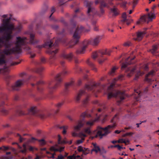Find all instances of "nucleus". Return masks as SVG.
I'll return each instance as SVG.
<instances>
[{
  "instance_id": "nucleus-19",
  "label": "nucleus",
  "mask_w": 159,
  "mask_h": 159,
  "mask_svg": "<svg viewBox=\"0 0 159 159\" xmlns=\"http://www.w3.org/2000/svg\"><path fill=\"white\" fill-rule=\"evenodd\" d=\"M83 120V119H82L78 121L77 125L74 127V129L75 131H78L80 130L81 128L84 125Z\"/></svg>"
},
{
  "instance_id": "nucleus-43",
  "label": "nucleus",
  "mask_w": 159,
  "mask_h": 159,
  "mask_svg": "<svg viewBox=\"0 0 159 159\" xmlns=\"http://www.w3.org/2000/svg\"><path fill=\"white\" fill-rule=\"evenodd\" d=\"M89 101V98L88 97H87L83 101V104L84 106H85L87 104Z\"/></svg>"
},
{
  "instance_id": "nucleus-16",
  "label": "nucleus",
  "mask_w": 159,
  "mask_h": 159,
  "mask_svg": "<svg viewBox=\"0 0 159 159\" xmlns=\"http://www.w3.org/2000/svg\"><path fill=\"white\" fill-rule=\"evenodd\" d=\"M61 57L67 59L69 61H71L73 58H75L72 52L68 54H66L65 53H63L61 55Z\"/></svg>"
},
{
  "instance_id": "nucleus-42",
  "label": "nucleus",
  "mask_w": 159,
  "mask_h": 159,
  "mask_svg": "<svg viewBox=\"0 0 159 159\" xmlns=\"http://www.w3.org/2000/svg\"><path fill=\"white\" fill-rule=\"evenodd\" d=\"M60 129H63V131H62V133L63 134H65L66 133V129L68 128V126H62L59 127Z\"/></svg>"
},
{
  "instance_id": "nucleus-33",
  "label": "nucleus",
  "mask_w": 159,
  "mask_h": 159,
  "mask_svg": "<svg viewBox=\"0 0 159 159\" xmlns=\"http://www.w3.org/2000/svg\"><path fill=\"white\" fill-rule=\"evenodd\" d=\"M87 64L90 66L92 68V69L94 71H97L96 68L95 67L94 64L91 62L90 60L88 59L87 60L86 62Z\"/></svg>"
},
{
  "instance_id": "nucleus-48",
  "label": "nucleus",
  "mask_w": 159,
  "mask_h": 159,
  "mask_svg": "<svg viewBox=\"0 0 159 159\" xmlns=\"http://www.w3.org/2000/svg\"><path fill=\"white\" fill-rule=\"evenodd\" d=\"M117 69V68L116 67H113L112 69L111 70L110 72V74L111 75H112V74H113L115 71L116 69Z\"/></svg>"
},
{
  "instance_id": "nucleus-1",
  "label": "nucleus",
  "mask_w": 159,
  "mask_h": 159,
  "mask_svg": "<svg viewBox=\"0 0 159 159\" xmlns=\"http://www.w3.org/2000/svg\"><path fill=\"white\" fill-rule=\"evenodd\" d=\"M62 42L63 40L62 39L58 38L55 40V42L53 44L54 41L53 40H49L46 41L44 45L37 46L36 48L39 49H40L43 47L48 49L47 52L50 55L48 62L50 64H52L54 63L56 59V54L58 52V49L57 47L58 44L60 42Z\"/></svg>"
},
{
  "instance_id": "nucleus-18",
  "label": "nucleus",
  "mask_w": 159,
  "mask_h": 159,
  "mask_svg": "<svg viewBox=\"0 0 159 159\" xmlns=\"http://www.w3.org/2000/svg\"><path fill=\"white\" fill-rule=\"evenodd\" d=\"M39 110L36 107H31L30 109L28 110L29 114L38 116Z\"/></svg>"
},
{
  "instance_id": "nucleus-17",
  "label": "nucleus",
  "mask_w": 159,
  "mask_h": 159,
  "mask_svg": "<svg viewBox=\"0 0 159 159\" xmlns=\"http://www.w3.org/2000/svg\"><path fill=\"white\" fill-rule=\"evenodd\" d=\"M44 84V82L42 80H40L37 82L36 84H31V85L32 86H34L35 85H36L37 86V90L39 92H41L43 91V89L41 86Z\"/></svg>"
},
{
  "instance_id": "nucleus-25",
  "label": "nucleus",
  "mask_w": 159,
  "mask_h": 159,
  "mask_svg": "<svg viewBox=\"0 0 159 159\" xmlns=\"http://www.w3.org/2000/svg\"><path fill=\"white\" fill-rule=\"evenodd\" d=\"M146 34V32L145 31L138 32L137 34V38L135 39V40H141L142 39L143 35Z\"/></svg>"
},
{
  "instance_id": "nucleus-44",
  "label": "nucleus",
  "mask_w": 159,
  "mask_h": 159,
  "mask_svg": "<svg viewBox=\"0 0 159 159\" xmlns=\"http://www.w3.org/2000/svg\"><path fill=\"white\" fill-rule=\"evenodd\" d=\"M9 147L4 146H3L2 147H0V150H3L4 151L7 150H9Z\"/></svg>"
},
{
  "instance_id": "nucleus-53",
  "label": "nucleus",
  "mask_w": 159,
  "mask_h": 159,
  "mask_svg": "<svg viewBox=\"0 0 159 159\" xmlns=\"http://www.w3.org/2000/svg\"><path fill=\"white\" fill-rule=\"evenodd\" d=\"M64 0H59V5L60 6H61L65 3Z\"/></svg>"
},
{
  "instance_id": "nucleus-9",
  "label": "nucleus",
  "mask_w": 159,
  "mask_h": 159,
  "mask_svg": "<svg viewBox=\"0 0 159 159\" xmlns=\"http://www.w3.org/2000/svg\"><path fill=\"white\" fill-rule=\"evenodd\" d=\"M93 2L87 1L84 2V4L88 8L87 14L89 16H93L96 13L94 8L92 7Z\"/></svg>"
},
{
  "instance_id": "nucleus-47",
  "label": "nucleus",
  "mask_w": 159,
  "mask_h": 159,
  "mask_svg": "<svg viewBox=\"0 0 159 159\" xmlns=\"http://www.w3.org/2000/svg\"><path fill=\"white\" fill-rule=\"evenodd\" d=\"M143 74L140 71H139V72L137 73V74L135 75V77L134 78V79L135 80H136L138 78V77L139 76Z\"/></svg>"
},
{
  "instance_id": "nucleus-11",
  "label": "nucleus",
  "mask_w": 159,
  "mask_h": 159,
  "mask_svg": "<svg viewBox=\"0 0 159 159\" xmlns=\"http://www.w3.org/2000/svg\"><path fill=\"white\" fill-rule=\"evenodd\" d=\"M135 57H134L131 58L130 57H129L127 58L125 60V62L122 63L121 68V69L123 70L127 68L128 65L134 63V62H132V60L134 59Z\"/></svg>"
},
{
  "instance_id": "nucleus-31",
  "label": "nucleus",
  "mask_w": 159,
  "mask_h": 159,
  "mask_svg": "<svg viewBox=\"0 0 159 159\" xmlns=\"http://www.w3.org/2000/svg\"><path fill=\"white\" fill-rule=\"evenodd\" d=\"M58 143L59 144H66L68 143L69 144H71L72 143V141H70V142L67 141L65 140H61V137L60 135L58 136Z\"/></svg>"
},
{
  "instance_id": "nucleus-63",
  "label": "nucleus",
  "mask_w": 159,
  "mask_h": 159,
  "mask_svg": "<svg viewBox=\"0 0 159 159\" xmlns=\"http://www.w3.org/2000/svg\"><path fill=\"white\" fill-rule=\"evenodd\" d=\"M3 69L6 72H8L9 71V69L7 67L5 66L3 67Z\"/></svg>"
},
{
  "instance_id": "nucleus-56",
  "label": "nucleus",
  "mask_w": 159,
  "mask_h": 159,
  "mask_svg": "<svg viewBox=\"0 0 159 159\" xmlns=\"http://www.w3.org/2000/svg\"><path fill=\"white\" fill-rule=\"evenodd\" d=\"M133 133L132 132H129L126 133L125 134H124L123 135V136L125 137L127 136H129L132 135L133 134Z\"/></svg>"
},
{
  "instance_id": "nucleus-10",
  "label": "nucleus",
  "mask_w": 159,
  "mask_h": 159,
  "mask_svg": "<svg viewBox=\"0 0 159 159\" xmlns=\"http://www.w3.org/2000/svg\"><path fill=\"white\" fill-rule=\"evenodd\" d=\"M155 15L153 13L148 14L147 15H144L141 17L139 21L137 22V24H140L141 22H146L147 21V19H148V21L147 23H148L149 21H151L152 19L154 18Z\"/></svg>"
},
{
  "instance_id": "nucleus-38",
  "label": "nucleus",
  "mask_w": 159,
  "mask_h": 159,
  "mask_svg": "<svg viewBox=\"0 0 159 159\" xmlns=\"http://www.w3.org/2000/svg\"><path fill=\"white\" fill-rule=\"evenodd\" d=\"M41 26H42V25H41V23L37 24L36 25L37 32L39 34H41V33L40 32H39V29L40 30L41 29V28H42Z\"/></svg>"
},
{
  "instance_id": "nucleus-49",
  "label": "nucleus",
  "mask_w": 159,
  "mask_h": 159,
  "mask_svg": "<svg viewBox=\"0 0 159 159\" xmlns=\"http://www.w3.org/2000/svg\"><path fill=\"white\" fill-rule=\"evenodd\" d=\"M51 27L55 30H57L59 28L58 26L56 25H51Z\"/></svg>"
},
{
  "instance_id": "nucleus-22",
  "label": "nucleus",
  "mask_w": 159,
  "mask_h": 159,
  "mask_svg": "<svg viewBox=\"0 0 159 159\" xmlns=\"http://www.w3.org/2000/svg\"><path fill=\"white\" fill-rule=\"evenodd\" d=\"M79 135L80 137H82V139H81L78 140L77 141L76 143L77 144L82 143L83 142V140L84 139V138L86 136V134L82 131L79 133Z\"/></svg>"
},
{
  "instance_id": "nucleus-37",
  "label": "nucleus",
  "mask_w": 159,
  "mask_h": 159,
  "mask_svg": "<svg viewBox=\"0 0 159 159\" xmlns=\"http://www.w3.org/2000/svg\"><path fill=\"white\" fill-rule=\"evenodd\" d=\"M1 112L3 115H7L9 113V111L4 107H2L1 108Z\"/></svg>"
},
{
  "instance_id": "nucleus-52",
  "label": "nucleus",
  "mask_w": 159,
  "mask_h": 159,
  "mask_svg": "<svg viewBox=\"0 0 159 159\" xmlns=\"http://www.w3.org/2000/svg\"><path fill=\"white\" fill-rule=\"evenodd\" d=\"M100 153L102 154L105 153L106 152V151L103 148H100V150L99 151Z\"/></svg>"
},
{
  "instance_id": "nucleus-23",
  "label": "nucleus",
  "mask_w": 159,
  "mask_h": 159,
  "mask_svg": "<svg viewBox=\"0 0 159 159\" xmlns=\"http://www.w3.org/2000/svg\"><path fill=\"white\" fill-rule=\"evenodd\" d=\"M36 141H38L40 144L42 145H44L46 143L45 142L44 139L38 140L37 139L34 137H32L29 140V141L30 142L34 143Z\"/></svg>"
},
{
  "instance_id": "nucleus-15",
  "label": "nucleus",
  "mask_w": 159,
  "mask_h": 159,
  "mask_svg": "<svg viewBox=\"0 0 159 159\" xmlns=\"http://www.w3.org/2000/svg\"><path fill=\"white\" fill-rule=\"evenodd\" d=\"M124 75H119L117 78L114 79L112 81V83L110 85L108 89H111L115 85V83L117 80H123Z\"/></svg>"
},
{
  "instance_id": "nucleus-41",
  "label": "nucleus",
  "mask_w": 159,
  "mask_h": 159,
  "mask_svg": "<svg viewBox=\"0 0 159 159\" xmlns=\"http://www.w3.org/2000/svg\"><path fill=\"white\" fill-rule=\"evenodd\" d=\"M11 154V152H6V155L7 156L6 157V159H12L13 158L12 156L11 155H10V156H8V155H10Z\"/></svg>"
},
{
  "instance_id": "nucleus-34",
  "label": "nucleus",
  "mask_w": 159,
  "mask_h": 159,
  "mask_svg": "<svg viewBox=\"0 0 159 159\" xmlns=\"http://www.w3.org/2000/svg\"><path fill=\"white\" fill-rule=\"evenodd\" d=\"M16 113L20 115H25L26 114L23 111L22 107H20L16 111Z\"/></svg>"
},
{
  "instance_id": "nucleus-14",
  "label": "nucleus",
  "mask_w": 159,
  "mask_h": 159,
  "mask_svg": "<svg viewBox=\"0 0 159 159\" xmlns=\"http://www.w3.org/2000/svg\"><path fill=\"white\" fill-rule=\"evenodd\" d=\"M155 75V71L153 70L151 71L148 74H147L145 77V80L148 83H150L153 81V80L151 78V77L154 76Z\"/></svg>"
},
{
  "instance_id": "nucleus-62",
  "label": "nucleus",
  "mask_w": 159,
  "mask_h": 159,
  "mask_svg": "<svg viewBox=\"0 0 159 159\" xmlns=\"http://www.w3.org/2000/svg\"><path fill=\"white\" fill-rule=\"evenodd\" d=\"M64 156H63L61 154H60L58 156L57 158V159H64Z\"/></svg>"
},
{
  "instance_id": "nucleus-39",
  "label": "nucleus",
  "mask_w": 159,
  "mask_h": 159,
  "mask_svg": "<svg viewBox=\"0 0 159 159\" xmlns=\"http://www.w3.org/2000/svg\"><path fill=\"white\" fill-rule=\"evenodd\" d=\"M85 116H87L88 117H91V115L90 114H88L86 112L83 113L81 115V117L82 118H84Z\"/></svg>"
},
{
  "instance_id": "nucleus-7",
  "label": "nucleus",
  "mask_w": 159,
  "mask_h": 159,
  "mask_svg": "<svg viewBox=\"0 0 159 159\" xmlns=\"http://www.w3.org/2000/svg\"><path fill=\"white\" fill-rule=\"evenodd\" d=\"M126 95L124 92H121L119 91L113 90L111 92L108 93L107 98L109 99L112 97L117 98V102L118 104L119 105L123 100L125 99Z\"/></svg>"
},
{
  "instance_id": "nucleus-64",
  "label": "nucleus",
  "mask_w": 159,
  "mask_h": 159,
  "mask_svg": "<svg viewBox=\"0 0 159 159\" xmlns=\"http://www.w3.org/2000/svg\"><path fill=\"white\" fill-rule=\"evenodd\" d=\"M130 43L129 42H127L123 44V45L125 47H128V46H129L130 45Z\"/></svg>"
},
{
  "instance_id": "nucleus-59",
  "label": "nucleus",
  "mask_w": 159,
  "mask_h": 159,
  "mask_svg": "<svg viewBox=\"0 0 159 159\" xmlns=\"http://www.w3.org/2000/svg\"><path fill=\"white\" fill-rule=\"evenodd\" d=\"M27 149L25 148H23L20 150V152L23 153H26L27 152Z\"/></svg>"
},
{
  "instance_id": "nucleus-4",
  "label": "nucleus",
  "mask_w": 159,
  "mask_h": 159,
  "mask_svg": "<svg viewBox=\"0 0 159 159\" xmlns=\"http://www.w3.org/2000/svg\"><path fill=\"white\" fill-rule=\"evenodd\" d=\"M101 39V36H97L94 39H91L90 40H84L83 42V46L76 50V53L77 54L84 53L88 44H91L94 46L98 44Z\"/></svg>"
},
{
  "instance_id": "nucleus-6",
  "label": "nucleus",
  "mask_w": 159,
  "mask_h": 159,
  "mask_svg": "<svg viewBox=\"0 0 159 159\" xmlns=\"http://www.w3.org/2000/svg\"><path fill=\"white\" fill-rule=\"evenodd\" d=\"M84 28L81 25L77 26L73 35V39L69 43V46L72 48L79 41L81 33L84 30Z\"/></svg>"
},
{
  "instance_id": "nucleus-61",
  "label": "nucleus",
  "mask_w": 159,
  "mask_h": 159,
  "mask_svg": "<svg viewBox=\"0 0 159 159\" xmlns=\"http://www.w3.org/2000/svg\"><path fill=\"white\" fill-rule=\"evenodd\" d=\"M45 10H42L40 12V14L42 15V14H43L46 11L47 9V8H48L47 6H45Z\"/></svg>"
},
{
  "instance_id": "nucleus-58",
  "label": "nucleus",
  "mask_w": 159,
  "mask_h": 159,
  "mask_svg": "<svg viewBox=\"0 0 159 159\" xmlns=\"http://www.w3.org/2000/svg\"><path fill=\"white\" fill-rule=\"evenodd\" d=\"M55 11V8L53 7H52V9L51 10V12H52V13L51 14V15L49 16V18H51V17L52 15L54 13V12Z\"/></svg>"
},
{
  "instance_id": "nucleus-60",
  "label": "nucleus",
  "mask_w": 159,
  "mask_h": 159,
  "mask_svg": "<svg viewBox=\"0 0 159 159\" xmlns=\"http://www.w3.org/2000/svg\"><path fill=\"white\" fill-rule=\"evenodd\" d=\"M71 24L73 25V27H76V25L73 19L71 20L70 21Z\"/></svg>"
},
{
  "instance_id": "nucleus-36",
  "label": "nucleus",
  "mask_w": 159,
  "mask_h": 159,
  "mask_svg": "<svg viewBox=\"0 0 159 159\" xmlns=\"http://www.w3.org/2000/svg\"><path fill=\"white\" fill-rule=\"evenodd\" d=\"M14 29H13V31H16L17 32H19L21 31V29H22V26L20 24L17 26L16 27H15L14 26Z\"/></svg>"
},
{
  "instance_id": "nucleus-3",
  "label": "nucleus",
  "mask_w": 159,
  "mask_h": 159,
  "mask_svg": "<svg viewBox=\"0 0 159 159\" xmlns=\"http://www.w3.org/2000/svg\"><path fill=\"white\" fill-rule=\"evenodd\" d=\"M117 120V115L116 114L111 120V122L113 124L109 125L104 128L100 126L98 127L97 134L94 136H91L90 138L93 139L94 138L99 137L100 139H102L103 136L107 135L111 132V130L113 129L116 126V123Z\"/></svg>"
},
{
  "instance_id": "nucleus-26",
  "label": "nucleus",
  "mask_w": 159,
  "mask_h": 159,
  "mask_svg": "<svg viewBox=\"0 0 159 159\" xmlns=\"http://www.w3.org/2000/svg\"><path fill=\"white\" fill-rule=\"evenodd\" d=\"M136 70V67H134L132 68H128L126 70V71L128 72V76L130 77L133 74Z\"/></svg>"
},
{
  "instance_id": "nucleus-5",
  "label": "nucleus",
  "mask_w": 159,
  "mask_h": 159,
  "mask_svg": "<svg viewBox=\"0 0 159 159\" xmlns=\"http://www.w3.org/2000/svg\"><path fill=\"white\" fill-rule=\"evenodd\" d=\"M36 79V77L35 76H30L26 80L23 79L17 80L14 85L11 86H9V84L7 83V88L10 90H18L25 82L29 80H35Z\"/></svg>"
},
{
  "instance_id": "nucleus-40",
  "label": "nucleus",
  "mask_w": 159,
  "mask_h": 159,
  "mask_svg": "<svg viewBox=\"0 0 159 159\" xmlns=\"http://www.w3.org/2000/svg\"><path fill=\"white\" fill-rule=\"evenodd\" d=\"M100 150V148L99 147V146H97L96 147H95V148H93V149L91 151H94L96 153L98 152Z\"/></svg>"
},
{
  "instance_id": "nucleus-55",
  "label": "nucleus",
  "mask_w": 159,
  "mask_h": 159,
  "mask_svg": "<svg viewBox=\"0 0 159 159\" xmlns=\"http://www.w3.org/2000/svg\"><path fill=\"white\" fill-rule=\"evenodd\" d=\"M115 148H117L119 150H121V149H123V147L120 146L119 145H115Z\"/></svg>"
},
{
  "instance_id": "nucleus-54",
  "label": "nucleus",
  "mask_w": 159,
  "mask_h": 159,
  "mask_svg": "<svg viewBox=\"0 0 159 159\" xmlns=\"http://www.w3.org/2000/svg\"><path fill=\"white\" fill-rule=\"evenodd\" d=\"M17 135L19 137V140L20 142V143L22 142L24 140V139L21 137V136L19 134H17Z\"/></svg>"
},
{
  "instance_id": "nucleus-29",
  "label": "nucleus",
  "mask_w": 159,
  "mask_h": 159,
  "mask_svg": "<svg viewBox=\"0 0 159 159\" xmlns=\"http://www.w3.org/2000/svg\"><path fill=\"white\" fill-rule=\"evenodd\" d=\"M78 150L80 152H83L84 155L88 154L89 152V150L88 148H83L81 146H79Z\"/></svg>"
},
{
  "instance_id": "nucleus-8",
  "label": "nucleus",
  "mask_w": 159,
  "mask_h": 159,
  "mask_svg": "<svg viewBox=\"0 0 159 159\" xmlns=\"http://www.w3.org/2000/svg\"><path fill=\"white\" fill-rule=\"evenodd\" d=\"M112 51V50H100L97 52H95L93 53L92 55V57L93 59H95L97 57H98L99 56L102 57V55H110Z\"/></svg>"
},
{
  "instance_id": "nucleus-50",
  "label": "nucleus",
  "mask_w": 159,
  "mask_h": 159,
  "mask_svg": "<svg viewBox=\"0 0 159 159\" xmlns=\"http://www.w3.org/2000/svg\"><path fill=\"white\" fill-rule=\"evenodd\" d=\"M60 21L61 22V23H62L63 24L65 25H67V23L65 21L64 19L62 17L61 18Z\"/></svg>"
},
{
  "instance_id": "nucleus-24",
  "label": "nucleus",
  "mask_w": 159,
  "mask_h": 159,
  "mask_svg": "<svg viewBox=\"0 0 159 159\" xmlns=\"http://www.w3.org/2000/svg\"><path fill=\"white\" fill-rule=\"evenodd\" d=\"M85 93V91L83 90H81L79 91L75 97V100L76 102H79L81 96L84 94Z\"/></svg>"
},
{
  "instance_id": "nucleus-51",
  "label": "nucleus",
  "mask_w": 159,
  "mask_h": 159,
  "mask_svg": "<svg viewBox=\"0 0 159 159\" xmlns=\"http://www.w3.org/2000/svg\"><path fill=\"white\" fill-rule=\"evenodd\" d=\"M118 143H124L126 144V141L123 139H120L117 141Z\"/></svg>"
},
{
  "instance_id": "nucleus-2",
  "label": "nucleus",
  "mask_w": 159,
  "mask_h": 159,
  "mask_svg": "<svg viewBox=\"0 0 159 159\" xmlns=\"http://www.w3.org/2000/svg\"><path fill=\"white\" fill-rule=\"evenodd\" d=\"M69 73V72L67 70L64 69L61 73L56 75L54 80H52L49 82L48 88L50 93L54 92L58 87L61 86L63 78L68 75Z\"/></svg>"
},
{
  "instance_id": "nucleus-57",
  "label": "nucleus",
  "mask_w": 159,
  "mask_h": 159,
  "mask_svg": "<svg viewBox=\"0 0 159 159\" xmlns=\"http://www.w3.org/2000/svg\"><path fill=\"white\" fill-rule=\"evenodd\" d=\"M63 104V102H59L56 105V106L57 108H59L62 106Z\"/></svg>"
},
{
  "instance_id": "nucleus-20",
  "label": "nucleus",
  "mask_w": 159,
  "mask_h": 159,
  "mask_svg": "<svg viewBox=\"0 0 159 159\" xmlns=\"http://www.w3.org/2000/svg\"><path fill=\"white\" fill-rule=\"evenodd\" d=\"M74 84V81L71 80L70 82L66 84L65 85V89L64 90V94H66L68 92V88L73 86Z\"/></svg>"
},
{
  "instance_id": "nucleus-13",
  "label": "nucleus",
  "mask_w": 159,
  "mask_h": 159,
  "mask_svg": "<svg viewBox=\"0 0 159 159\" xmlns=\"http://www.w3.org/2000/svg\"><path fill=\"white\" fill-rule=\"evenodd\" d=\"M122 19L120 21V24H123L126 23V24L129 25L132 21V20H128L126 19L127 16L125 13H124L122 16Z\"/></svg>"
},
{
  "instance_id": "nucleus-32",
  "label": "nucleus",
  "mask_w": 159,
  "mask_h": 159,
  "mask_svg": "<svg viewBox=\"0 0 159 159\" xmlns=\"http://www.w3.org/2000/svg\"><path fill=\"white\" fill-rule=\"evenodd\" d=\"M158 45H154L152 46V48L149 50L150 52L152 54H154L157 52V50L158 48Z\"/></svg>"
},
{
  "instance_id": "nucleus-21",
  "label": "nucleus",
  "mask_w": 159,
  "mask_h": 159,
  "mask_svg": "<svg viewBox=\"0 0 159 159\" xmlns=\"http://www.w3.org/2000/svg\"><path fill=\"white\" fill-rule=\"evenodd\" d=\"M57 146H53L50 147V150L51 151L59 152H61L64 150V147H61L59 148H56Z\"/></svg>"
},
{
  "instance_id": "nucleus-30",
  "label": "nucleus",
  "mask_w": 159,
  "mask_h": 159,
  "mask_svg": "<svg viewBox=\"0 0 159 159\" xmlns=\"http://www.w3.org/2000/svg\"><path fill=\"white\" fill-rule=\"evenodd\" d=\"M44 68L43 67H40L39 68H35L32 70V71L33 72L37 73L39 74L41 73L43 70Z\"/></svg>"
},
{
  "instance_id": "nucleus-27",
  "label": "nucleus",
  "mask_w": 159,
  "mask_h": 159,
  "mask_svg": "<svg viewBox=\"0 0 159 159\" xmlns=\"http://www.w3.org/2000/svg\"><path fill=\"white\" fill-rule=\"evenodd\" d=\"M135 96L134 97L137 101H139V98L141 96V92L139 89H135L134 90Z\"/></svg>"
},
{
  "instance_id": "nucleus-28",
  "label": "nucleus",
  "mask_w": 159,
  "mask_h": 159,
  "mask_svg": "<svg viewBox=\"0 0 159 159\" xmlns=\"http://www.w3.org/2000/svg\"><path fill=\"white\" fill-rule=\"evenodd\" d=\"M111 12L112 13L113 16H116L119 14L118 10L115 7L111 8Z\"/></svg>"
},
{
  "instance_id": "nucleus-35",
  "label": "nucleus",
  "mask_w": 159,
  "mask_h": 159,
  "mask_svg": "<svg viewBox=\"0 0 159 159\" xmlns=\"http://www.w3.org/2000/svg\"><path fill=\"white\" fill-rule=\"evenodd\" d=\"M90 127H89L84 129L83 130L84 132V134L91 135L92 134V133L90 130Z\"/></svg>"
},
{
  "instance_id": "nucleus-45",
  "label": "nucleus",
  "mask_w": 159,
  "mask_h": 159,
  "mask_svg": "<svg viewBox=\"0 0 159 159\" xmlns=\"http://www.w3.org/2000/svg\"><path fill=\"white\" fill-rule=\"evenodd\" d=\"M108 4V6L107 7H104V6H101V5H100V11L102 14L104 12V10H103V7H109L108 4Z\"/></svg>"
},
{
  "instance_id": "nucleus-12",
  "label": "nucleus",
  "mask_w": 159,
  "mask_h": 159,
  "mask_svg": "<svg viewBox=\"0 0 159 159\" xmlns=\"http://www.w3.org/2000/svg\"><path fill=\"white\" fill-rule=\"evenodd\" d=\"M100 84L99 83H96L94 82L90 83L89 84H86L85 88L89 90H92L95 88L100 86Z\"/></svg>"
},
{
  "instance_id": "nucleus-46",
  "label": "nucleus",
  "mask_w": 159,
  "mask_h": 159,
  "mask_svg": "<svg viewBox=\"0 0 159 159\" xmlns=\"http://www.w3.org/2000/svg\"><path fill=\"white\" fill-rule=\"evenodd\" d=\"M45 59L44 57H42L41 59L40 62H39L38 64L39 65L41 63H44L45 62Z\"/></svg>"
}]
</instances>
